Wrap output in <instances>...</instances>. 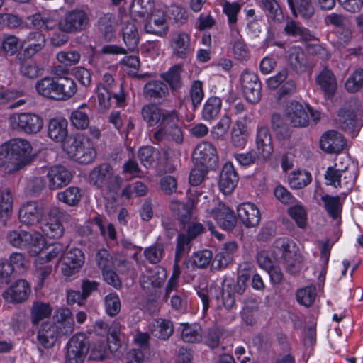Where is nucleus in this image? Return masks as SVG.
<instances>
[{
  "instance_id": "obj_1",
  "label": "nucleus",
  "mask_w": 363,
  "mask_h": 363,
  "mask_svg": "<svg viewBox=\"0 0 363 363\" xmlns=\"http://www.w3.org/2000/svg\"><path fill=\"white\" fill-rule=\"evenodd\" d=\"M141 116L148 127H158L153 133L154 143L164 140H172L178 144L183 142V132L179 125V115L176 110L163 109L155 104H148L142 107Z\"/></svg>"
},
{
  "instance_id": "obj_2",
  "label": "nucleus",
  "mask_w": 363,
  "mask_h": 363,
  "mask_svg": "<svg viewBox=\"0 0 363 363\" xmlns=\"http://www.w3.org/2000/svg\"><path fill=\"white\" fill-rule=\"evenodd\" d=\"M253 271L251 264L245 262L240 264L236 282L231 278L223 281L222 303L227 311L235 308V294L242 295L246 290L247 282Z\"/></svg>"
},
{
  "instance_id": "obj_3",
  "label": "nucleus",
  "mask_w": 363,
  "mask_h": 363,
  "mask_svg": "<svg viewBox=\"0 0 363 363\" xmlns=\"http://www.w3.org/2000/svg\"><path fill=\"white\" fill-rule=\"evenodd\" d=\"M54 151L50 148L42 147L33 152L29 140L16 138L4 143L0 146V159H33L35 157H52Z\"/></svg>"
},
{
  "instance_id": "obj_4",
  "label": "nucleus",
  "mask_w": 363,
  "mask_h": 363,
  "mask_svg": "<svg viewBox=\"0 0 363 363\" xmlns=\"http://www.w3.org/2000/svg\"><path fill=\"white\" fill-rule=\"evenodd\" d=\"M194 206V199H189L186 203L178 200H172L170 203V210L179 223L184 231L182 233L192 240L205 231V228L201 223L194 219L192 210Z\"/></svg>"
},
{
  "instance_id": "obj_5",
  "label": "nucleus",
  "mask_w": 363,
  "mask_h": 363,
  "mask_svg": "<svg viewBox=\"0 0 363 363\" xmlns=\"http://www.w3.org/2000/svg\"><path fill=\"white\" fill-rule=\"evenodd\" d=\"M318 315L315 310H308L306 313L296 314V328L301 330L299 339L306 357L313 354L317 343V324Z\"/></svg>"
},
{
  "instance_id": "obj_6",
  "label": "nucleus",
  "mask_w": 363,
  "mask_h": 363,
  "mask_svg": "<svg viewBox=\"0 0 363 363\" xmlns=\"http://www.w3.org/2000/svg\"><path fill=\"white\" fill-rule=\"evenodd\" d=\"M89 184L101 190L116 193L122 183V179L115 175L108 163H102L94 167L89 173Z\"/></svg>"
},
{
  "instance_id": "obj_7",
  "label": "nucleus",
  "mask_w": 363,
  "mask_h": 363,
  "mask_svg": "<svg viewBox=\"0 0 363 363\" xmlns=\"http://www.w3.org/2000/svg\"><path fill=\"white\" fill-rule=\"evenodd\" d=\"M68 123L62 118H55L50 120L48 125V136L56 143L62 144V147L67 151L69 157L77 156L81 149V142L77 139H73L71 145L66 144L68 138Z\"/></svg>"
},
{
  "instance_id": "obj_8",
  "label": "nucleus",
  "mask_w": 363,
  "mask_h": 363,
  "mask_svg": "<svg viewBox=\"0 0 363 363\" xmlns=\"http://www.w3.org/2000/svg\"><path fill=\"white\" fill-rule=\"evenodd\" d=\"M6 239L13 247L27 248L32 255H36L43 249L44 238L38 232H27L24 230H13L8 233Z\"/></svg>"
},
{
  "instance_id": "obj_9",
  "label": "nucleus",
  "mask_w": 363,
  "mask_h": 363,
  "mask_svg": "<svg viewBox=\"0 0 363 363\" xmlns=\"http://www.w3.org/2000/svg\"><path fill=\"white\" fill-rule=\"evenodd\" d=\"M12 130L26 135H35L43 128V119L39 115L31 112L14 113L9 117Z\"/></svg>"
},
{
  "instance_id": "obj_10",
  "label": "nucleus",
  "mask_w": 363,
  "mask_h": 363,
  "mask_svg": "<svg viewBox=\"0 0 363 363\" xmlns=\"http://www.w3.org/2000/svg\"><path fill=\"white\" fill-rule=\"evenodd\" d=\"M271 123L278 140L289 139L295 128V106L284 107L283 114L273 113Z\"/></svg>"
},
{
  "instance_id": "obj_11",
  "label": "nucleus",
  "mask_w": 363,
  "mask_h": 363,
  "mask_svg": "<svg viewBox=\"0 0 363 363\" xmlns=\"http://www.w3.org/2000/svg\"><path fill=\"white\" fill-rule=\"evenodd\" d=\"M90 18L88 13L81 9L67 11L58 23V28L66 33H76L89 28Z\"/></svg>"
},
{
  "instance_id": "obj_12",
  "label": "nucleus",
  "mask_w": 363,
  "mask_h": 363,
  "mask_svg": "<svg viewBox=\"0 0 363 363\" xmlns=\"http://www.w3.org/2000/svg\"><path fill=\"white\" fill-rule=\"evenodd\" d=\"M256 144L257 152L254 150L235 155L236 159H269L273 152L272 139L269 130L260 126L257 130Z\"/></svg>"
},
{
  "instance_id": "obj_13",
  "label": "nucleus",
  "mask_w": 363,
  "mask_h": 363,
  "mask_svg": "<svg viewBox=\"0 0 363 363\" xmlns=\"http://www.w3.org/2000/svg\"><path fill=\"white\" fill-rule=\"evenodd\" d=\"M90 347L89 338L85 333L73 335L66 345V363H83Z\"/></svg>"
},
{
  "instance_id": "obj_14",
  "label": "nucleus",
  "mask_w": 363,
  "mask_h": 363,
  "mask_svg": "<svg viewBox=\"0 0 363 363\" xmlns=\"http://www.w3.org/2000/svg\"><path fill=\"white\" fill-rule=\"evenodd\" d=\"M242 90L246 100L257 104L261 99L262 84L257 74L245 70L240 78Z\"/></svg>"
},
{
  "instance_id": "obj_15",
  "label": "nucleus",
  "mask_w": 363,
  "mask_h": 363,
  "mask_svg": "<svg viewBox=\"0 0 363 363\" xmlns=\"http://www.w3.org/2000/svg\"><path fill=\"white\" fill-rule=\"evenodd\" d=\"M65 212L59 208L52 206L48 211V219L41 226L43 234L52 239H57L62 236L65 229L60 218H62Z\"/></svg>"
},
{
  "instance_id": "obj_16",
  "label": "nucleus",
  "mask_w": 363,
  "mask_h": 363,
  "mask_svg": "<svg viewBox=\"0 0 363 363\" xmlns=\"http://www.w3.org/2000/svg\"><path fill=\"white\" fill-rule=\"evenodd\" d=\"M315 83L326 101L334 98L337 90V82L332 70L327 67H324L315 77Z\"/></svg>"
},
{
  "instance_id": "obj_17",
  "label": "nucleus",
  "mask_w": 363,
  "mask_h": 363,
  "mask_svg": "<svg viewBox=\"0 0 363 363\" xmlns=\"http://www.w3.org/2000/svg\"><path fill=\"white\" fill-rule=\"evenodd\" d=\"M48 188L57 190L67 186L73 178V174L68 169L62 165H54L48 169L47 173Z\"/></svg>"
},
{
  "instance_id": "obj_18",
  "label": "nucleus",
  "mask_w": 363,
  "mask_h": 363,
  "mask_svg": "<svg viewBox=\"0 0 363 363\" xmlns=\"http://www.w3.org/2000/svg\"><path fill=\"white\" fill-rule=\"evenodd\" d=\"M347 145L343 135L336 130H330L324 133L320 139V147L322 150L329 154L337 155Z\"/></svg>"
},
{
  "instance_id": "obj_19",
  "label": "nucleus",
  "mask_w": 363,
  "mask_h": 363,
  "mask_svg": "<svg viewBox=\"0 0 363 363\" xmlns=\"http://www.w3.org/2000/svg\"><path fill=\"white\" fill-rule=\"evenodd\" d=\"M64 336L52 322L46 321L41 324L37 334L38 347L50 349L54 347L58 338Z\"/></svg>"
},
{
  "instance_id": "obj_20",
  "label": "nucleus",
  "mask_w": 363,
  "mask_h": 363,
  "mask_svg": "<svg viewBox=\"0 0 363 363\" xmlns=\"http://www.w3.org/2000/svg\"><path fill=\"white\" fill-rule=\"evenodd\" d=\"M337 121L339 128L345 131H348L356 136L359 132L360 126L357 125L356 111L350 105L345 104L337 111Z\"/></svg>"
},
{
  "instance_id": "obj_21",
  "label": "nucleus",
  "mask_w": 363,
  "mask_h": 363,
  "mask_svg": "<svg viewBox=\"0 0 363 363\" xmlns=\"http://www.w3.org/2000/svg\"><path fill=\"white\" fill-rule=\"evenodd\" d=\"M143 96L149 100L154 101L159 104H162L169 95L167 84L160 80H150L143 87Z\"/></svg>"
},
{
  "instance_id": "obj_22",
  "label": "nucleus",
  "mask_w": 363,
  "mask_h": 363,
  "mask_svg": "<svg viewBox=\"0 0 363 363\" xmlns=\"http://www.w3.org/2000/svg\"><path fill=\"white\" fill-rule=\"evenodd\" d=\"M275 247L281 253V258L287 272L295 273V243L287 238H279L275 241Z\"/></svg>"
},
{
  "instance_id": "obj_23",
  "label": "nucleus",
  "mask_w": 363,
  "mask_h": 363,
  "mask_svg": "<svg viewBox=\"0 0 363 363\" xmlns=\"http://www.w3.org/2000/svg\"><path fill=\"white\" fill-rule=\"evenodd\" d=\"M172 54L177 58L186 60L193 55L190 36L184 32L175 33L171 40Z\"/></svg>"
},
{
  "instance_id": "obj_24",
  "label": "nucleus",
  "mask_w": 363,
  "mask_h": 363,
  "mask_svg": "<svg viewBox=\"0 0 363 363\" xmlns=\"http://www.w3.org/2000/svg\"><path fill=\"white\" fill-rule=\"evenodd\" d=\"M52 324L65 336H69L74 331V320L72 311L65 307L55 310Z\"/></svg>"
},
{
  "instance_id": "obj_25",
  "label": "nucleus",
  "mask_w": 363,
  "mask_h": 363,
  "mask_svg": "<svg viewBox=\"0 0 363 363\" xmlns=\"http://www.w3.org/2000/svg\"><path fill=\"white\" fill-rule=\"evenodd\" d=\"M239 180L235 167L231 162H228L223 166L220 174L218 186L225 195L231 194L236 187Z\"/></svg>"
},
{
  "instance_id": "obj_26",
  "label": "nucleus",
  "mask_w": 363,
  "mask_h": 363,
  "mask_svg": "<svg viewBox=\"0 0 363 363\" xmlns=\"http://www.w3.org/2000/svg\"><path fill=\"white\" fill-rule=\"evenodd\" d=\"M30 291L29 283L26 280L18 279L4 291L3 297L11 303H22L28 298Z\"/></svg>"
},
{
  "instance_id": "obj_27",
  "label": "nucleus",
  "mask_w": 363,
  "mask_h": 363,
  "mask_svg": "<svg viewBox=\"0 0 363 363\" xmlns=\"http://www.w3.org/2000/svg\"><path fill=\"white\" fill-rule=\"evenodd\" d=\"M44 216L42 207L35 201L25 203L19 210L20 221L27 225H33L40 222Z\"/></svg>"
},
{
  "instance_id": "obj_28",
  "label": "nucleus",
  "mask_w": 363,
  "mask_h": 363,
  "mask_svg": "<svg viewBox=\"0 0 363 363\" xmlns=\"http://www.w3.org/2000/svg\"><path fill=\"white\" fill-rule=\"evenodd\" d=\"M238 216L246 228H253L260 222L261 215L258 208L252 203H243L237 208Z\"/></svg>"
},
{
  "instance_id": "obj_29",
  "label": "nucleus",
  "mask_w": 363,
  "mask_h": 363,
  "mask_svg": "<svg viewBox=\"0 0 363 363\" xmlns=\"http://www.w3.org/2000/svg\"><path fill=\"white\" fill-rule=\"evenodd\" d=\"M212 213L217 224L222 229L225 230H232L237 223L234 212L230 210L225 204L220 203L218 206L212 210Z\"/></svg>"
},
{
  "instance_id": "obj_30",
  "label": "nucleus",
  "mask_w": 363,
  "mask_h": 363,
  "mask_svg": "<svg viewBox=\"0 0 363 363\" xmlns=\"http://www.w3.org/2000/svg\"><path fill=\"white\" fill-rule=\"evenodd\" d=\"M144 28L148 33L159 36L164 35L168 30L165 13L162 10L155 11L149 21L145 24Z\"/></svg>"
},
{
  "instance_id": "obj_31",
  "label": "nucleus",
  "mask_w": 363,
  "mask_h": 363,
  "mask_svg": "<svg viewBox=\"0 0 363 363\" xmlns=\"http://www.w3.org/2000/svg\"><path fill=\"white\" fill-rule=\"evenodd\" d=\"M58 81L57 78L52 77H45L35 83V87L38 94L40 96L59 101L58 94Z\"/></svg>"
},
{
  "instance_id": "obj_32",
  "label": "nucleus",
  "mask_w": 363,
  "mask_h": 363,
  "mask_svg": "<svg viewBox=\"0 0 363 363\" xmlns=\"http://www.w3.org/2000/svg\"><path fill=\"white\" fill-rule=\"evenodd\" d=\"M46 43L45 36L38 31L30 32L23 40V46L25 45L24 52L31 57L40 52Z\"/></svg>"
},
{
  "instance_id": "obj_33",
  "label": "nucleus",
  "mask_w": 363,
  "mask_h": 363,
  "mask_svg": "<svg viewBox=\"0 0 363 363\" xmlns=\"http://www.w3.org/2000/svg\"><path fill=\"white\" fill-rule=\"evenodd\" d=\"M151 334L161 340H167L174 333L173 323L166 319L155 320L149 326Z\"/></svg>"
},
{
  "instance_id": "obj_34",
  "label": "nucleus",
  "mask_w": 363,
  "mask_h": 363,
  "mask_svg": "<svg viewBox=\"0 0 363 363\" xmlns=\"http://www.w3.org/2000/svg\"><path fill=\"white\" fill-rule=\"evenodd\" d=\"M123 40L127 50L131 52L138 49L140 35L138 28L134 22H126L122 27Z\"/></svg>"
},
{
  "instance_id": "obj_35",
  "label": "nucleus",
  "mask_w": 363,
  "mask_h": 363,
  "mask_svg": "<svg viewBox=\"0 0 363 363\" xmlns=\"http://www.w3.org/2000/svg\"><path fill=\"white\" fill-rule=\"evenodd\" d=\"M97 26L105 40L110 42L114 38L117 23L113 14L105 13L101 16L97 21Z\"/></svg>"
},
{
  "instance_id": "obj_36",
  "label": "nucleus",
  "mask_w": 363,
  "mask_h": 363,
  "mask_svg": "<svg viewBox=\"0 0 363 363\" xmlns=\"http://www.w3.org/2000/svg\"><path fill=\"white\" fill-rule=\"evenodd\" d=\"M211 160H196L194 167L191 169L189 182L193 186L201 184L206 178V175L211 169L208 162Z\"/></svg>"
},
{
  "instance_id": "obj_37",
  "label": "nucleus",
  "mask_w": 363,
  "mask_h": 363,
  "mask_svg": "<svg viewBox=\"0 0 363 363\" xmlns=\"http://www.w3.org/2000/svg\"><path fill=\"white\" fill-rule=\"evenodd\" d=\"M182 325L183 327L181 334L182 341L192 344L200 343L202 341L203 331L200 324L184 323Z\"/></svg>"
},
{
  "instance_id": "obj_38",
  "label": "nucleus",
  "mask_w": 363,
  "mask_h": 363,
  "mask_svg": "<svg viewBox=\"0 0 363 363\" xmlns=\"http://www.w3.org/2000/svg\"><path fill=\"white\" fill-rule=\"evenodd\" d=\"M317 288L314 284H309L296 290V302L308 310L311 308L317 297Z\"/></svg>"
},
{
  "instance_id": "obj_39",
  "label": "nucleus",
  "mask_w": 363,
  "mask_h": 363,
  "mask_svg": "<svg viewBox=\"0 0 363 363\" xmlns=\"http://www.w3.org/2000/svg\"><path fill=\"white\" fill-rule=\"evenodd\" d=\"M321 201L323 202L324 208L330 217L333 219H337L340 216L342 205L339 196L325 194L321 196Z\"/></svg>"
},
{
  "instance_id": "obj_40",
  "label": "nucleus",
  "mask_w": 363,
  "mask_h": 363,
  "mask_svg": "<svg viewBox=\"0 0 363 363\" xmlns=\"http://www.w3.org/2000/svg\"><path fill=\"white\" fill-rule=\"evenodd\" d=\"M233 52L235 57L239 60H247L250 53L246 44L244 43L238 29H233L231 32Z\"/></svg>"
},
{
  "instance_id": "obj_41",
  "label": "nucleus",
  "mask_w": 363,
  "mask_h": 363,
  "mask_svg": "<svg viewBox=\"0 0 363 363\" xmlns=\"http://www.w3.org/2000/svg\"><path fill=\"white\" fill-rule=\"evenodd\" d=\"M58 94L59 101H66L71 99L77 91V86L74 79L70 77H59Z\"/></svg>"
},
{
  "instance_id": "obj_42",
  "label": "nucleus",
  "mask_w": 363,
  "mask_h": 363,
  "mask_svg": "<svg viewBox=\"0 0 363 363\" xmlns=\"http://www.w3.org/2000/svg\"><path fill=\"white\" fill-rule=\"evenodd\" d=\"M52 309L48 303L35 301L30 309V320L33 325L50 316Z\"/></svg>"
},
{
  "instance_id": "obj_43",
  "label": "nucleus",
  "mask_w": 363,
  "mask_h": 363,
  "mask_svg": "<svg viewBox=\"0 0 363 363\" xmlns=\"http://www.w3.org/2000/svg\"><path fill=\"white\" fill-rule=\"evenodd\" d=\"M295 82L292 79H289L278 91V100L280 104L286 106H295Z\"/></svg>"
},
{
  "instance_id": "obj_44",
  "label": "nucleus",
  "mask_w": 363,
  "mask_h": 363,
  "mask_svg": "<svg viewBox=\"0 0 363 363\" xmlns=\"http://www.w3.org/2000/svg\"><path fill=\"white\" fill-rule=\"evenodd\" d=\"M182 72V66L179 64L175 65L167 72L162 74L161 77L169 85L172 90L178 91L183 85L181 77Z\"/></svg>"
},
{
  "instance_id": "obj_45",
  "label": "nucleus",
  "mask_w": 363,
  "mask_h": 363,
  "mask_svg": "<svg viewBox=\"0 0 363 363\" xmlns=\"http://www.w3.org/2000/svg\"><path fill=\"white\" fill-rule=\"evenodd\" d=\"M249 133L247 127L242 121L238 120L231 131V142L235 147H242L245 145Z\"/></svg>"
},
{
  "instance_id": "obj_46",
  "label": "nucleus",
  "mask_w": 363,
  "mask_h": 363,
  "mask_svg": "<svg viewBox=\"0 0 363 363\" xmlns=\"http://www.w3.org/2000/svg\"><path fill=\"white\" fill-rule=\"evenodd\" d=\"M222 106V101L216 96L208 98L204 104L202 118L204 121H211L218 116Z\"/></svg>"
},
{
  "instance_id": "obj_47",
  "label": "nucleus",
  "mask_w": 363,
  "mask_h": 363,
  "mask_svg": "<svg viewBox=\"0 0 363 363\" xmlns=\"http://www.w3.org/2000/svg\"><path fill=\"white\" fill-rule=\"evenodd\" d=\"M155 6L154 0H133L130 13L134 17L148 16Z\"/></svg>"
},
{
  "instance_id": "obj_48",
  "label": "nucleus",
  "mask_w": 363,
  "mask_h": 363,
  "mask_svg": "<svg viewBox=\"0 0 363 363\" xmlns=\"http://www.w3.org/2000/svg\"><path fill=\"white\" fill-rule=\"evenodd\" d=\"M82 198L81 190L77 186H69L57 194V199L69 206H77Z\"/></svg>"
},
{
  "instance_id": "obj_49",
  "label": "nucleus",
  "mask_w": 363,
  "mask_h": 363,
  "mask_svg": "<svg viewBox=\"0 0 363 363\" xmlns=\"http://www.w3.org/2000/svg\"><path fill=\"white\" fill-rule=\"evenodd\" d=\"M363 87V69H356L345 82V89L349 93H356Z\"/></svg>"
},
{
  "instance_id": "obj_50",
  "label": "nucleus",
  "mask_w": 363,
  "mask_h": 363,
  "mask_svg": "<svg viewBox=\"0 0 363 363\" xmlns=\"http://www.w3.org/2000/svg\"><path fill=\"white\" fill-rule=\"evenodd\" d=\"M262 3L268 18L278 23L284 20L281 9L276 0H262Z\"/></svg>"
},
{
  "instance_id": "obj_51",
  "label": "nucleus",
  "mask_w": 363,
  "mask_h": 363,
  "mask_svg": "<svg viewBox=\"0 0 363 363\" xmlns=\"http://www.w3.org/2000/svg\"><path fill=\"white\" fill-rule=\"evenodd\" d=\"M216 149L208 142H202L195 147L192 159H212L216 156Z\"/></svg>"
},
{
  "instance_id": "obj_52",
  "label": "nucleus",
  "mask_w": 363,
  "mask_h": 363,
  "mask_svg": "<svg viewBox=\"0 0 363 363\" xmlns=\"http://www.w3.org/2000/svg\"><path fill=\"white\" fill-rule=\"evenodd\" d=\"M19 71L23 77L29 79H35L42 74L43 70L35 61L28 59L21 62Z\"/></svg>"
},
{
  "instance_id": "obj_53",
  "label": "nucleus",
  "mask_w": 363,
  "mask_h": 363,
  "mask_svg": "<svg viewBox=\"0 0 363 363\" xmlns=\"http://www.w3.org/2000/svg\"><path fill=\"white\" fill-rule=\"evenodd\" d=\"M231 124V119L224 115L211 129V135L213 139L223 140Z\"/></svg>"
},
{
  "instance_id": "obj_54",
  "label": "nucleus",
  "mask_w": 363,
  "mask_h": 363,
  "mask_svg": "<svg viewBox=\"0 0 363 363\" xmlns=\"http://www.w3.org/2000/svg\"><path fill=\"white\" fill-rule=\"evenodd\" d=\"M192 240L182 233L178 234L174 257L176 259L181 260L185 254L190 252Z\"/></svg>"
},
{
  "instance_id": "obj_55",
  "label": "nucleus",
  "mask_w": 363,
  "mask_h": 363,
  "mask_svg": "<svg viewBox=\"0 0 363 363\" xmlns=\"http://www.w3.org/2000/svg\"><path fill=\"white\" fill-rule=\"evenodd\" d=\"M32 160H0V170L6 174H14L30 164Z\"/></svg>"
},
{
  "instance_id": "obj_56",
  "label": "nucleus",
  "mask_w": 363,
  "mask_h": 363,
  "mask_svg": "<svg viewBox=\"0 0 363 363\" xmlns=\"http://www.w3.org/2000/svg\"><path fill=\"white\" fill-rule=\"evenodd\" d=\"M164 249L162 244H156L145 249L144 256L149 263L156 264L162 259Z\"/></svg>"
},
{
  "instance_id": "obj_57",
  "label": "nucleus",
  "mask_w": 363,
  "mask_h": 363,
  "mask_svg": "<svg viewBox=\"0 0 363 363\" xmlns=\"http://www.w3.org/2000/svg\"><path fill=\"white\" fill-rule=\"evenodd\" d=\"M240 10V5L237 2L230 3L225 1L223 4V11L228 17L231 30L233 29H237L235 28V23L237 22V16Z\"/></svg>"
},
{
  "instance_id": "obj_58",
  "label": "nucleus",
  "mask_w": 363,
  "mask_h": 363,
  "mask_svg": "<svg viewBox=\"0 0 363 363\" xmlns=\"http://www.w3.org/2000/svg\"><path fill=\"white\" fill-rule=\"evenodd\" d=\"M315 13V8L312 4V0H296V17H300L305 20H310Z\"/></svg>"
},
{
  "instance_id": "obj_59",
  "label": "nucleus",
  "mask_w": 363,
  "mask_h": 363,
  "mask_svg": "<svg viewBox=\"0 0 363 363\" xmlns=\"http://www.w3.org/2000/svg\"><path fill=\"white\" fill-rule=\"evenodd\" d=\"M22 47L23 44L20 45L18 38L15 35H8L4 37L2 41V50L8 55H14Z\"/></svg>"
},
{
  "instance_id": "obj_60",
  "label": "nucleus",
  "mask_w": 363,
  "mask_h": 363,
  "mask_svg": "<svg viewBox=\"0 0 363 363\" xmlns=\"http://www.w3.org/2000/svg\"><path fill=\"white\" fill-rule=\"evenodd\" d=\"M72 124L79 130H84L89 125V118L86 113L77 108L72 111L70 116Z\"/></svg>"
},
{
  "instance_id": "obj_61",
  "label": "nucleus",
  "mask_w": 363,
  "mask_h": 363,
  "mask_svg": "<svg viewBox=\"0 0 363 363\" xmlns=\"http://www.w3.org/2000/svg\"><path fill=\"white\" fill-rule=\"evenodd\" d=\"M193 264L198 268H206L213 261V253L211 250H204L195 252L192 256Z\"/></svg>"
},
{
  "instance_id": "obj_62",
  "label": "nucleus",
  "mask_w": 363,
  "mask_h": 363,
  "mask_svg": "<svg viewBox=\"0 0 363 363\" xmlns=\"http://www.w3.org/2000/svg\"><path fill=\"white\" fill-rule=\"evenodd\" d=\"M148 280L155 288H160L164 283L167 277V272L164 268L155 267L149 272Z\"/></svg>"
},
{
  "instance_id": "obj_63",
  "label": "nucleus",
  "mask_w": 363,
  "mask_h": 363,
  "mask_svg": "<svg viewBox=\"0 0 363 363\" xmlns=\"http://www.w3.org/2000/svg\"><path fill=\"white\" fill-rule=\"evenodd\" d=\"M105 308L110 316L116 315L121 310V301L116 294H109L105 297Z\"/></svg>"
},
{
  "instance_id": "obj_64",
  "label": "nucleus",
  "mask_w": 363,
  "mask_h": 363,
  "mask_svg": "<svg viewBox=\"0 0 363 363\" xmlns=\"http://www.w3.org/2000/svg\"><path fill=\"white\" fill-rule=\"evenodd\" d=\"M95 259L97 266L101 269V272L113 268V257L110 252L104 248L100 249L96 252Z\"/></svg>"
}]
</instances>
